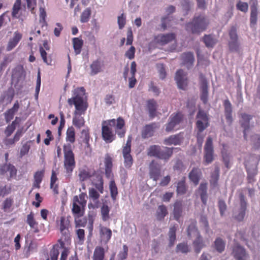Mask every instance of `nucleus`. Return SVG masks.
Returning a JSON list of instances; mask_svg holds the SVG:
<instances>
[{
    "mask_svg": "<svg viewBox=\"0 0 260 260\" xmlns=\"http://www.w3.org/2000/svg\"><path fill=\"white\" fill-rule=\"evenodd\" d=\"M125 122L123 118L119 117L116 120L112 119L104 120L102 122V136L103 139L106 143H111L115 140V135L113 133L112 128L116 127V131L120 138L125 136V130L123 128Z\"/></svg>",
    "mask_w": 260,
    "mask_h": 260,
    "instance_id": "obj_1",
    "label": "nucleus"
},
{
    "mask_svg": "<svg viewBox=\"0 0 260 260\" xmlns=\"http://www.w3.org/2000/svg\"><path fill=\"white\" fill-rule=\"evenodd\" d=\"M209 24L208 19L204 15L200 14L195 16L191 22L186 23V29L192 34L199 35L207 28Z\"/></svg>",
    "mask_w": 260,
    "mask_h": 260,
    "instance_id": "obj_2",
    "label": "nucleus"
},
{
    "mask_svg": "<svg viewBox=\"0 0 260 260\" xmlns=\"http://www.w3.org/2000/svg\"><path fill=\"white\" fill-rule=\"evenodd\" d=\"M64 154V168L66 172L70 175L76 166L75 154L73 151L72 145L70 144H65L63 146Z\"/></svg>",
    "mask_w": 260,
    "mask_h": 260,
    "instance_id": "obj_3",
    "label": "nucleus"
},
{
    "mask_svg": "<svg viewBox=\"0 0 260 260\" xmlns=\"http://www.w3.org/2000/svg\"><path fill=\"white\" fill-rule=\"evenodd\" d=\"M56 224L61 235L58 242L61 247L63 248L64 242H68L70 240V232L69 231V228L71 227L70 221L65 216H61L59 220H57Z\"/></svg>",
    "mask_w": 260,
    "mask_h": 260,
    "instance_id": "obj_4",
    "label": "nucleus"
},
{
    "mask_svg": "<svg viewBox=\"0 0 260 260\" xmlns=\"http://www.w3.org/2000/svg\"><path fill=\"white\" fill-rule=\"evenodd\" d=\"M85 193H81L79 196H75L73 198V208L72 211L78 217L82 216L84 213L85 207L86 205Z\"/></svg>",
    "mask_w": 260,
    "mask_h": 260,
    "instance_id": "obj_5",
    "label": "nucleus"
},
{
    "mask_svg": "<svg viewBox=\"0 0 260 260\" xmlns=\"http://www.w3.org/2000/svg\"><path fill=\"white\" fill-rule=\"evenodd\" d=\"M197 118L198 119L196 122V126L198 129L197 139L198 142L202 143L203 138L200 137V134L203 132L207 127H208L209 118L206 114L204 111L199 110L197 115Z\"/></svg>",
    "mask_w": 260,
    "mask_h": 260,
    "instance_id": "obj_6",
    "label": "nucleus"
},
{
    "mask_svg": "<svg viewBox=\"0 0 260 260\" xmlns=\"http://www.w3.org/2000/svg\"><path fill=\"white\" fill-rule=\"evenodd\" d=\"M183 114L181 112L172 114L169 117V122L166 124V131L168 133L173 131L175 128L183 120Z\"/></svg>",
    "mask_w": 260,
    "mask_h": 260,
    "instance_id": "obj_7",
    "label": "nucleus"
},
{
    "mask_svg": "<svg viewBox=\"0 0 260 260\" xmlns=\"http://www.w3.org/2000/svg\"><path fill=\"white\" fill-rule=\"evenodd\" d=\"M91 184L103 193L104 191V181L102 173L93 170V174L90 179Z\"/></svg>",
    "mask_w": 260,
    "mask_h": 260,
    "instance_id": "obj_8",
    "label": "nucleus"
},
{
    "mask_svg": "<svg viewBox=\"0 0 260 260\" xmlns=\"http://www.w3.org/2000/svg\"><path fill=\"white\" fill-rule=\"evenodd\" d=\"M213 152L212 139L211 137H208L204 147V159L206 165L211 163L213 160Z\"/></svg>",
    "mask_w": 260,
    "mask_h": 260,
    "instance_id": "obj_9",
    "label": "nucleus"
},
{
    "mask_svg": "<svg viewBox=\"0 0 260 260\" xmlns=\"http://www.w3.org/2000/svg\"><path fill=\"white\" fill-rule=\"evenodd\" d=\"M17 170L16 168L10 163L6 162L0 166V175H5L7 173L8 175V180L16 178L17 176Z\"/></svg>",
    "mask_w": 260,
    "mask_h": 260,
    "instance_id": "obj_10",
    "label": "nucleus"
},
{
    "mask_svg": "<svg viewBox=\"0 0 260 260\" xmlns=\"http://www.w3.org/2000/svg\"><path fill=\"white\" fill-rule=\"evenodd\" d=\"M200 85L201 91V100L206 104L208 100V81L203 74H200Z\"/></svg>",
    "mask_w": 260,
    "mask_h": 260,
    "instance_id": "obj_11",
    "label": "nucleus"
},
{
    "mask_svg": "<svg viewBox=\"0 0 260 260\" xmlns=\"http://www.w3.org/2000/svg\"><path fill=\"white\" fill-rule=\"evenodd\" d=\"M159 127L158 123L152 122L145 125L142 129L141 136L143 139H148L154 136L156 129Z\"/></svg>",
    "mask_w": 260,
    "mask_h": 260,
    "instance_id": "obj_12",
    "label": "nucleus"
},
{
    "mask_svg": "<svg viewBox=\"0 0 260 260\" xmlns=\"http://www.w3.org/2000/svg\"><path fill=\"white\" fill-rule=\"evenodd\" d=\"M68 103L71 106L74 105L75 110L74 113H76L85 114L88 107V104L86 99L72 101L71 102H68Z\"/></svg>",
    "mask_w": 260,
    "mask_h": 260,
    "instance_id": "obj_13",
    "label": "nucleus"
},
{
    "mask_svg": "<svg viewBox=\"0 0 260 260\" xmlns=\"http://www.w3.org/2000/svg\"><path fill=\"white\" fill-rule=\"evenodd\" d=\"M240 208L239 210V213L237 215H235L234 218L235 219L239 221H241L243 220L245 215L246 210L247 208V203L245 200V197L242 193L239 195Z\"/></svg>",
    "mask_w": 260,
    "mask_h": 260,
    "instance_id": "obj_14",
    "label": "nucleus"
},
{
    "mask_svg": "<svg viewBox=\"0 0 260 260\" xmlns=\"http://www.w3.org/2000/svg\"><path fill=\"white\" fill-rule=\"evenodd\" d=\"M259 160L260 156H258V161L253 166H249L247 162L244 164L247 173V180L249 183H252L255 181L254 177L257 174V165Z\"/></svg>",
    "mask_w": 260,
    "mask_h": 260,
    "instance_id": "obj_15",
    "label": "nucleus"
},
{
    "mask_svg": "<svg viewBox=\"0 0 260 260\" xmlns=\"http://www.w3.org/2000/svg\"><path fill=\"white\" fill-rule=\"evenodd\" d=\"M176 38V35L174 33H169L167 34L158 35L155 37V41L161 45H165L173 40Z\"/></svg>",
    "mask_w": 260,
    "mask_h": 260,
    "instance_id": "obj_16",
    "label": "nucleus"
},
{
    "mask_svg": "<svg viewBox=\"0 0 260 260\" xmlns=\"http://www.w3.org/2000/svg\"><path fill=\"white\" fill-rule=\"evenodd\" d=\"M104 162L105 167V174L106 177L108 179L113 178L114 176L112 173L113 159L109 154H107L105 155Z\"/></svg>",
    "mask_w": 260,
    "mask_h": 260,
    "instance_id": "obj_17",
    "label": "nucleus"
},
{
    "mask_svg": "<svg viewBox=\"0 0 260 260\" xmlns=\"http://www.w3.org/2000/svg\"><path fill=\"white\" fill-rule=\"evenodd\" d=\"M185 76L183 71L181 69L177 71L175 76V80L178 88L183 90L185 89L187 86V79L184 78Z\"/></svg>",
    "mask_w": 260,
    "mask_h": 260,
    "instance_id": "obj_18",
    "label": "nucleus"
},
{
    "mask_svg": "<svg viewBox=\"0 0 260 260\" xmlns=\"http://www.w3.org/2000/svg\"><path fill=\"white\" fill-rule=\"evenodd\" d=\"M149 175L154 181H157L161 176V170L159 165L154 160L152 161L149 166Z\"/></svg>",
    "mask_w": 260,
    "mask_h": 260,
    "instance_id": "obj_19",
    "label": "nucleus"
},
{
    "mask_svg": "<svg viewBox=\"0 0 260 260\" xmlns=\"http://www.w3.org/2000/svg\"><path fill=\"white\" fill-rule=\"evenodd\" d=\"M233 254L236 260H246L248 256L245 249L239 245L234 246Z\"/></svg>",
    "mask_w": 260,
    "mask_h": 260,
    "instance_id": "obj_20",
    "label": "nucleus"
},
{
    "mask_svg": "<svg viewBox=\"0 0 260 260\" xmlns=\"http://www.w3.org/2000/svg\"><path fill=\"white\" fill-rule=\"evenodd\" d=\"M90 138L89 128L86 127L82 129L81 132L80 139L82 143L85 144V149L89 152L91 151V146L89 144Z\"/></svg>",
    "mask_w": 260,
    "mask_h": 260,
    "instance_id": "obj_21",
    "label": "nucleus"
},
{
    "mask_svg": "<svg viewBox=\"0 0 260 260\" xmlns=\"http://www.w3.org/2000/svg\"><path fill=\"white\" fill-rule=\"evenodd\" d=\"M202 174V171L200 169L194 167L189 172L188 178L193 183L194 185L197 186L199 183Z\"/></svg>",
    "mask_w": 260,
    "mask_h": 260,
    "instance_id": "obj_22",
    "label": "nucleus"
},
{
    "mask_svg": "<svg viewBox=\"0 0 260 260\" xmlns=\"http://www.w3.org/2000/svg\"><path fill=\"white\" fill-rule=\"evenodd\" d=\"M22 37V35L20 32L18 31H15L13 37L8 42L6 48L7 51H10L14 48L21 40Z\"/></svg>",
    "mask_w": 260,
    "mask_h": 260,
    "instance_id": "obj_23",
    "label": "nucleus"
},
{
    "mask_svg": "<svg viewBox=\"0 0 260 260\" xmlns=\"http://www.w3.org/2000/svg\"><path fill=\"white\" fill-rule=\"evenodd\" d=\"M73 96L68 100V102H71L72 101H78L79 100H85V89L83 87H77L73 91Z\"/></svg>",
    "mask_w": 260,
    "mask_h": 260,
    "instance_id": "obj_24",
    "label": "nucleus"
},
{
    "mask_svg": "<svg viewBox=\"0 0 260 260\" xmlns=\"http://www.w3.org/2000/svg\"><path fill=\"white\" fill-rule=\"evenodd\" d=\"M26 222L29 225L34 233H37L39 232L38 222L35 219V214L33 212H30V213L27 215Z\"/></svg>",
    "mask_w": 260,
    "mask_h": 260,
    "instance_id": "obj_25",
    "label": "nucleus"
},
{
    "mask_svg": "<svg viewBox=\"0 0 260 260\" xmlns=\"http://www.w3.org/2000/svg\"><path fill=\"white\" fill-rule=\"evenodd\" d=\"M181 59L182 63L186 66L188 69H189L193 65L194 61L193 54L191 52L182 53L181 55Z\"/></svg>",
    "mask_w": 260,
    "mask_h": 260,
    "instance_id": "obj_26",
    "label": "nucleus"
},
{
    "mask_svg": "<svg viewBox=\"0 0 260 260\" xmlns=\"http://www.w3.org/2000/svg\"><path fill=\"white\" fill-rule=\"evenodd\" d=\"M252 117L251 115H248L245 113L241 114V126L244 128L243 133L244 139H246L247 133L248 132L249 129V121L251 119Z\"/></svg>",
    "mask_w": 260,
    "mask_h": 260,
    "instance_id": "obj_27",
    "label": "nucleus"
},
{
    "mask_svg": "<svg viewBox=\"0 0 260 260\" xmlns=\"http://www.w3.org/2000/svg\"><path fill=\"white\" fill-rule=\"evenodd\" d=\"M93 170H91L88 168H80L79 169L78 177L80 182H84L88 179H90Z\"/></svg>",
    "mask_w": 260,
    "mask_h": 260,
    "instance_id": "obj_28",
    "label": "nucleus"
},
{
    "mask_svg": "<svg viewBox=\"0 0 260 260\" xmlns=\"http://www.w3.org/2000/svg\"><path fill=\"white\" fill-rule=\"evenodd\" d=\"M90 67L91 69L90 75L92 76L96 75L102 72L104 67L103 61H101L100 59H97L92 62Z\"/></svg>",
    "mask_w": 260,
    "mask_h": 260,
    "instance_id": "obj_29",
    "label": "nucleus"
},
{
    "mask_svg": "<svg viewBox=\"0 0 260 260\" xmlns=\"http://www.w3.org/2000/svg\"><path fill=\"white\" fill-rule=\"evenodd\" d=\"M183 137L181 136L180 134L177 135H171L168 138L164 140V144L166 145H180L182 142Z\"/></svg>",
    "mask_w": 260,
    "mask_h": 260,
    "instance_id": "obj_30",
    "label": "nucleus"
},
{
    "mask_svg": "<svg viewBox=\"0 0 260 260\" xmlns=\"http://www.w3.org/2000/svg\"><path fill=\"white\" fill-rule=\"evenodd\" d=\"M14 90L12 88H9L7 90L4 92L0 97V103H4L7 101V104H10L14 97Z\"/></svg>",
    "mask_w": 260,
    "mask_h": 260,
    "instance_id": "obj_31",
    "label": "nucleus"
},
{
    "mask_svg": "<svg viewBox=\"0 0 260 260\" xmlns=\"http://www.w3.org/2000/svg\"><path fill=\"white\" fill-rule=\"evenodd\" d=\"M157 107V103L154 99H150L147 101V108L151 119L154 118L156 116Z\"/></svg>",
    "mask_w": 260,
    "mask_h": 260,
    "instance_id": "obj_32",
    "label": "nucleus"
},
{
    "mask_svg": "<svg viewBox=\"0 0 260 260\" xmlns=\"http://www.w3.org/2000/svg\"><path fill=\"white\" fill-rule=\"evenodd\" d=\"M257 0H253V3L251 6V13H250V25L251 26H254L257 22Z\"/></svg>",
    "mask_w": 260,
    "mask_h": 260,
    "instance_id": "obj_33",
    "label": "nucleus"
},
{
    "mask_svg": "<svg viewBox=\"0 0 260 260\" xmlns=\"http://www.w3.org/2000/svg\"><path fill=\"white\" fill-rule=\"evenodd\" d=\"M194 251L196 253H199L202 249L205 247L206 245L202 236L196 238L192 242Z\"/></svg>",
    "mask_w": 260,
    "mask_h": 260,
    "instance_id": "obj_34",
    "label": "nucleus"
},
{
    "mask_svg": "<svg viewBox=\"0 0 260 260\" xmlns=\"http://www.w3.org/2000/svg\"><path fill=\"white\" fill-rule=\"evenodd\" d=\"M199 192L203 204L206 205L208 199L207 183H201L200 184L199 187Z\"/></svg>",
    "mask_w": 260,
    "mask_h": 260,
    "instance_id": "obj_35",
    "label": "nucleus"
},
{
    "mask_svg": "<svg viewBox=\"0 0 260 260\" xmlns=\"http://www.w3.org/2000/svg\"><path fill=\"white\" fill-rule=\"evenodd\" d=\"M182 213V203L180 201H176L174 204L173 215L174 219L179 220Z\"/></svg>",
    "mask_w": 260,
    "mask_h": 260,
    "instance_id": "obj_36",
    "label": "nucleus"
},
{
    "mask_svg": "<svg viewBox=\"0 0 260 260\" xmlns=\"http://www.w3.org/2000/svg\"><path fill=\"white\" fill-rule=\"evenodd\" d=\"M84 114H85L74 113L72 122L73 125L77 128H80L84 125L85 120L84 117L81 116L82 115Z\"/></svg>",
    "mask_w": 260,
    "mask_h": 260,
    "instance_id": "obj_37",
    "label": "nucleus"
},
{
    "mask_svg": "<svg viewBox=\"0 0 260 260\" xmlns=\"http://www.w3.org/2000/svg\"><path fill=\"white\" fill-rule=\"evenodd\" d=\"M173 148L165 147L163 149L160 148L158 158L168 160L173 154Z\"/></svg>",
    "mask_w": 260,
    "mask_h": 260,
    "instance_id": "obj_38",
    "label": "nucleus"
},
{
    "mask_svg": "<svg viewBox=\"0 0 260 260\" xmlns=\"http://www.w3.org/2000/svg\"><path fill=\"white\" fill-rule=\"evenodd\" d=\"M122 152L124 158V167L127 169H129L133 164V159L131 154V151L122 150Z\"/></svg>",
    "mask_w": 260,
    "mask_h": 260,
    "instance_id": "obj_39",
    "label": "nucleus"
},
{
    "mask_svg": "<svg viewBox=\"0 0 260 260\" xmlns=\"http://www.w3.org/2000/svg\"><path fill=\"white\" fill-rule=\"evenodd\" d=\"M187 236L189 238H197L201 236L195 222L191 223L187 228Z\"/></svg>",
    "mask_w": 260,
    "mask_h": 260,
    "instance_id": "obj_40",
    "label": "nucleus"
},
{
    "mask_svg": "<svg viewBox=\"0 0 260 260\" xmlns=\"http://www.w3.org/2000/svg\"><path fill=\"white\" fill-rule=\"evenodd\" d=\"M105 250L102 246H96L94 250L92 260H104Z\"/></svg>",
    "mask_w": 260,
    "mask_h": 260,
    "instance_id": "obj_41",
    "label": "nucleus"
},
{
    "mask_svg": "<svg viewBox=\"0 0 260 260\" xmlns=\"http://www.w3.org/2000/svg\"><path fill=\"white\" fill-rule=\"evenodd\" d=\"M100 234L102 238H103L106 242H108L111 238L112 233V231L110 229L105 226H101L100 229Z\"/></svg>",
    "mask_w": 260,
    "mask_h": 260,
    "instance_id": "obj_42",
    "label": "nucleus"
},
{
    "mask_svg": "<svg viewBox=\"0 0 260 260\" xmlns=\"http://www.w3.org/2000/svg\"><path fill=\"white\" fill-rule=\"evenodd\" d=\"M168 214L167 208L164 205H159L158 207L156 213V217L159 221L164 219L165 216Z\"/></svg>",
    "mask_w": 260,
    "mask_h": 260,
    "instance_id": "obj_43",
    "label": "nucleus"
},
{
    "mask_svg": "<svg viewBox=\"0 0 260 260\" xmlns=\"http://www.w3.org/2000/svg\"><path fill=\"white\" fill-rule=\"evenodd\" d=\"M44 171H37L34 176V181L33 183V187L37 188H40V183H41L43 176H44Z\"/></svg>",
    "mask_w": 260,
    "mask_h": 260,
    "instance_id": "obj_44",
    "label": "nucleus"
},
{
    "mask_svg": "<svg viewBox=\"0 0 260 260\" xmlns=\"http://www.w3.org/2000/svg\"><path fill=\"white\" fill-rule=\"evenodd\" d=\"M66 140L70 142L69 144L71 145L75 142V131L72 126L69 127L67 129Z\"/></svg>",
    "mask_w": 260,
    "mask_h": 260,
    "instance_id": "obj_45",
    "label": "nucleus"
},
{
    "mask_svg": "<svg viewBox=\"0 0 260 260\" xmlns=\"http://www.w3.org/2000/svg\"><path fill=\"white\" fill-rule=\"evenodd\" d=\"M111 180L109 182V190L111 198L113 201L116 200L118 194V189L113 178H111Z\"/></svg>",
    "mask_w": 260,
    "mask_h": 260,
    "instance_id": "obj_46",
    "label": "nucleus"
},
{
    "mask_svg": "<svg viewBox=\"0 0 260 260\" xmlns=\"http://www.w3.org/2000/svg\"><path fill=\"white\" fill-rule=\"evenodd\" d=\"M73 44L76 54H80L83 45V41L79 38H74L73 39Z\"/></svg>",
    "mask_w": 260,
    "mask_h": 260,
    "instance_id": "obj_47",
    "label": "nucleus"
},
{
    "mask_svg": "<svg viewBox=\"0 0 260 260\" xmlns=\"http://www.w3.org/2000/svg\"><path fill=\"white\" fill-rule=\"evenodd\" d=\"M13 199L11 198H7L3 202L2 209L5 212H9L11 211V209L13 205Z\"/></svg>",
    "mask_w": 260,
    "mask_h": 260,
    "instance_id": "obj_48",
    "label": "nucleus"
},
{
    "mask_svg": "<svg viewBox=\"0 0 260 260\" xmlns=\"http://www.w3.org/2000/svg\"><path fill=\"white\" fill-rule=\"evenodd\" d=\"M203 41L207 47H213L217 43V40L211 35H205Z\"/></svg>",
    "mask_w": 260,
    "mask_h": 260,
    "instance_id": "obj_49",
    "label": "nucleus"
},
{
    "mask_svg": "<svg viewBox=\"0 0 260 260\" xmlns=\"http://www.w3.org/2000/svg\"><path fill=\"white\" fill-rule=\"evenodd\" d=\"M101 194H102L101 192H100L95 187H91L89 188V198L94 202H97L99 201Z\"/></svg>",
    "mask_w": 260,
    "mask_h": 260,
    "instance_id": "obj_50",
    "label": "nucleus"
},
{
    "mask_svg": "<svg viewBox=\"0 0 260 260\" xmlns=\"http://www.w3.org/2000/svg\"><path fill=\"white\" fill-rule=\"evenodd\" d=\"M39 51L43 62L47 65H51L52 59L51 55L48 56L47 53L42 46L40 47Z\"/></svg>",
    "mask_w": 260,
    "mask_h": 260,
    "instance_id": "obj_51",
    "label": "nucleus"
},
{
    "mask_svg": "<svg viewBox=\"0 0 260 260\" xmlns=\"http://www.w3.org/2000/svg\"><path fill=\"white\" fill-rule=\"evenodd\" d=\"M160 148L161 147L158 145H151L147 149V154L149 156L158 158Z\"/></svg>",
    "mask_w": 260,
    "mask_h": 260,
    "instance_id": "obj_52",
    "label": "nucleus"
},
{
    "mask_svg": "<svg viewBox=\"0 0 260 260\" xmlns=\"http://www.w3.org/2000/svg\"><path fill=\"white\" fill-rule=\"evenodd\" d=\"M186 191L187 187L185 184V179L184 177L181 180L178 182L176 191L177 194H184L186 192Z\"/></svg>",
    "mask_w": 260,
    "mask_h": 260,
    "instance_id": "obj_53",
    "label": "nucleus"
},
{
    "mask_svg": "<svg viewBox=\"0 0 260 260\" xmlns=\"http://www.w3.org/2000/svg\"><path fill=\"white\" fill-rule=\"evenodd\" d=\"M109 212L110 208L108 206L103 204L101 209V213L102 220L104 221H106L110 219Z\"/></svg>",
    "mask_w": 260,
    "mask_h": 260,
    "instance_id": "obj_54",
    "label": "nucleus"
},
{
    "mask_svg": "<svg viewBox=\"0 0 260 260\" xmlns=\"http://www.w3.org/2000/svg\"><path fill=\"white\" fill-rule=\"evenodd\" d=\"M219 168L218 167H215L214 172L211 174V180L210 181L211 185L216 186L219 177Z\"/></svg>",
    "mask_w": 260,
    "mask_h": 260,
    "instance_id": "obj_55",
    "label": "nucleus"
},
{
    "mask_svg": "<svg viewBox=\"0 0 260 260\" xmlns=\"http://www.w3.org/2000/svg\"><path fill=\"white\" fill-rule=\"evenodd\" d=\"M57 178L55 171L52 170L50 180V188L53 189L55 193H58V185L55 184Z\"/></svg>",
    "mask_w": 260,
    "mask_h": 260,
    "instance_id": "obj_56",
    "label": "nucleus"
},
{
    "mask_svg": "<svg viewBox=\"0 0 260 260\" xmlns=\"http://www.w3.org/2000/svg\"><path fill=\"white\" fill-rule=\"evenodd\" d=\"M225 242L220 238H217L214 241V247L219 253L224 251L225 248Z\"/></svg>",
    "mask_w": 260,
    "mask_h": 260,
    "instance_id": "obj_57",
    "label": "nucleus"
},
{
    "mask_svg": "<svg viewBox=\"0 0 260 260\" xmlns=\"http://www.w3.org/2000/svg\"><path fill=\"white\" fill-rule=\"evenodd\" d=\"M176 228L175 225L170 228L169 235V246L172 247L175 243L176 240Z\"/></svg>",
    "mask_w": 260,
    "mask_h": 260,
    "instance_id": "obj_58",
    "label": "nucleus"
},
{
    "mask_svg": "<svg viewBox=\"0 0 260 260\" xmlns=\"http://www.w3.org/2000/svg\"><path fill=\"white\" fill-rule=\"evenodd\" d=\"M91 10L90 8H87L82 13L80 16V21L82 23L87 22L90 17Z\"/></svg>",
    "mask_w": 260,
    "mask_h": 260,
    "instance_id": "obj_59",
    "label": "nucleus"
},
{
    "mask_svg": "<svg viewBox=\"0 0 260 260\" xmlns=\"http://www.w3.org/2000/svg\"><path fill=\"white\" fill-rule=\"evenodd\" d=\"M21 0H16L13 6V9L12 12V16L13 17H16L19 10L21 9Z\"/></svg>",
    "mask_w": 260,
    "mask_h": 260,
    "instance_id": "obj_60",
    "label": "nucleus"
},
{
    "mask_svg": "<svg viewBox=\"0 0 260 260\" xmlns=\"http://www.w3.org/2000/svg\"><path fill=\"white\" fill-rule=\"evenodd\" d=\"M128 248L126 245H123L122 250L120 251L118 254L119 260H125L127 258L128 255Z\"/></svg>",
    "mask_w": 260,
    "mask_h": 260,
    "instance_id": "obj_61",
    "label": "nucleus"
},
{
    "mask_svg": "<svg viewBox=\"0 0 260 260\" xmlns=\"http://www.w3.org/2000/svg\"><path fill=\"white\" fill-rule=\"evenodd\" d=\"M176 251L177 253H187L189 251L188 245L185 243H179L177 245Z\"/></svg>",
    "mask_w": 260,
    "mask_h": 260,
    "instance_id": "obj_62",
    "label": "nucleus"
},
{
    "mask_svg": "<svg viewBox=\"0 0 260 260\" xmlns=\"http://www.w3.org/2000/svg\"><path fill=\"white\" fill-rule=\"evenodd\" d=\"M229 47L231 51L238 52L239 50V44L238 41H230L229 42Z\"/></svg>",
    "mask_w": 260,
    "mask_h": 260,
    "instance_id": "obj_63",
    "label": "nucleus"
},
{
    "mask_svg": "<svg viewBox=\"0 0 260 260\" xmlns=\"http://www.w3.org/2000/svg\"><path fill=\"white\" fill-rule=\"evenodd\" d=\"M237 9L243 12L246 13L248 10V4L246 2L239 1L236 5Z\"/></svg>",
    "mask_w": 260,
    "mask_h": 260,
    "instance_id": "obj_64",
    "label": "nucleus"
}]
</instances>
